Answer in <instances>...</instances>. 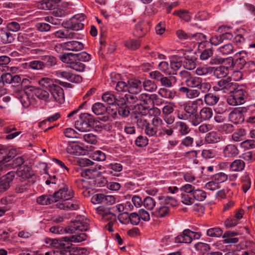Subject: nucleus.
<instances>
[{"mask_svg":"<svg viewBox=\"0 0 255 255\" xmlns=\"http://www.w3.org/2000/svg\"><path fill=\"white\" fill-rule=\"evenodd\" d=\"M55 74L58 78L67 80L71 82L80 83L82 80V77L80 75L66 71H55Z\"/></svg>","mask_w":255,"mask_h":255,"instance_id":"12","label":"nucleus"},{"mask_svg":"<svg viewBox=\"0 0 255 255\" xmlns=\"http://www.w3.org/2000/svg\"><path fill=\"white\" fill-rule=\"evenodd\" d=\"M128 92L137 94L142 90V81L138 79H131L128 80Z\"/></svg>","mask_w":255,"mask_h":255,"instance_id":"18","label":"nucleus"},{"mask_svg":"<svg viewBox=\"0 0 255 255\" xmlns=\"http://www.w3.org/2000/svg\"><path fill=\"white\" fill-rule=\"evenodd\" d=\"M240 158L243 159L249 163L252 162L255 160V152L253 151H247L240 156Z\"/></svg>","mask_w":255,"mask_h":255,"instance_id":"64","label":"nucleus"},{"mask_svg":"<svg viewBox=\"0 0 255 255\" xmlns=\"http://www.w3.org/2000/svg\"><path fill=\"white\" fill-rule=\"evenodd\" d=\"M62 242V240H59L57 239H52L50 238H46L45 240V242L46 244L56 249L62 248L65 246V244Z\"/></svg>","mask_w":255,"mask_h":255,"instance_id":"48","label":"nucleus"},{"mask_svg":"<svg viewBox=\"0 0 255 255\" xmlns=\"http://www.w3.org/2000/svg\"><path fill=\"white\" fill-rule=\"evenodd\" d=\"M217 52L222 55H229L233 53L234 51V47L231 43L225 44L219 47L217 50Z\"/></svg>","mask_w":255,"mask_h":255,"instance_id":"41","label":"nucleus"},{"mask_svg":"<svg viewBox=\"0 0 255 255\" xmlns=\"http://www.w3.org/2000/svg\"><path fill=\"white\" fill-rule=\"evenodd\" d=\"M87 235L85 233H82L79 235H75L70 237H65L62 238V241L67 242L68 245L64 248L69 249L70 246L69 245L71 243H80L86 240Z\"/></svg>","mask_w":255,"mask_h":255,"instance_id":"19","label":"nucleus"},{"mask_svg":"<svg viewBox=\"0 0 255 255\" xmlns=\"http://www.w3.org/2000/svg\"><path fill=\"white\" fill-rule=\"evenodd\" d=\"M237 84L232 82L229 78L219 80L213 88L215 91H222L223 93L232 92L236 89Z\"/></svg>","mask_w":255,"mask_h":255,"instance_id":"5","label":"nucleus"},{"mask_svg":"<svg viewBox=\"0 0 255 255\" xmlns=\"http://www.w3.org/2000/svg\"><path fill=\"white\" fill-rule=\"evenodd\" d=\"M61 0H45L41 3L42 9L44 10H52L55 9L58 3Z\"/></svg>","mask_w":255,"mask_h":255,"instance_id":"42","label":"nucleus"},{"mask_svg":"<svg viewBox=\"0 0 255 255\" xmlns=\"http://www.w3.org/2000/svg\"><path fill=\"white\" fill-rule=\"evenodd\" d=\"M51 98L59 104L64 102L65 97L63 89L60 86L55 85L49 90Z\"/></svg>","mask_w":255,"mask_h":255,"instance_id":"13","label":"nucleus"},{"mask_svg":"<svg viewBox=\"0 0 255 255\" xmlns=\"http://www.w3.org/2000/svg\"><path fill=\"white\" fill-rule=\"evenodd\" d=\"M236 59L233 61L232 59H229L231 66H234L237 70H241L247 66L248 61L247 53L245 51H241L235 55Z\"/></svg>","mask_w":255,"mask_h":255,"instance_id":"6","label":"nucleus"},{"mask_svg":"<svg viewBox=\"0 0 255 255\" xmlns=\"http://www.w3.org/2000/svg\"><path fill=\"white\" fill-rule=\"evenodd\" d=\"M192 235V231L186 229L183 231L182 234L175 238V242L176 243L190 244L192 242L191 237Z\"/></svg>","mask_w":255,"mask_h":255,"instance_id":"24","label":"nucleus"},{"mask_svg":"<svg viewBox=\"0 0 255 255\" xmlns=\"http://www.w3.org/2000/svg\"><path fill=\"white\" fill-rule=\"evenodd\" d=\"M246 112L245 108L241 107L235 109L229 114V120L236 124L242 123L245 120L243 113Z\"/></svg>","mask_w":255,"mask_h":255,"instance_id":"11","label":"nucleus"},{"mask_svg":"<svg viewBox=\"0 0 255 255\" xmlns=\"http://www.w3.org/2000/svg\"><path fill=\"white\" fill-rule=\"evenodd\" d=\"M151 98L149 95L142 93L140 94V104H137L135 107V111L139 113L141 115H146L149 110L148 108L144 107L143 105H147L150 102Z\"/></svg>","mask_w":255,"mask_h":255,"instance_id":"9","label":"nucleus"},{"mask_svg":"<svg viewBox=\"0 0 255 255\" xmlns=\"http://www.w3.org/2000/svg\"><path fill=\"white\" fill-rule=\"evenodd\" d=\"M144 115H141L138 113V114L134 117L136 119V124L137 127L143 130L148 126V124L149 123L148 121L143 117V116Z\"/></svg>","mask_w":255,"mask_h":255,"instance_id":"38","label":"nucleus"},{"mask_svg":"<svg viewBox=\"0 0 255 255\" xmlns=\"http://www.w3.org/2000/svg\"><path fill=\"white\" fill-rule=\"evenodd\" d=\"M32 92L37 98L40 100L44 101L45 102H49L50 101V95L49 92L42 88H35Z\"/></svg>","mask_w":255,"mask_h":255,"instance_id":"29","label":"nucleus"},{"mask_svg":"<svg viewBox=\"0 0 255 255\" xmlns=\"http://www.w3.org/2000/svg\"><path fill=\"white\" fill-rule=\"evenodd\" d=\"M217 128L219 131L225 134L230 133L234 130V126L229 123L220 124L217 127Z\"/></svg>","mask_w":255,"mask_h":255,"instance_id":"47","label":"nucleus"},{"mask_svg":"<svg viewBox=\"0 0 255 255\" xmlns=\"http://www.w3.org/2000/svg\"><path fill=\"white\" fill-rule=\"evenodd\" d=\"M158 94L162 97L166 99H172L174 97L172 92L166 88H161L159 89Z\"/></svg>","mask_w":255,"mask_h":255,"instance_id":"61","label":"nucleus"},{"mask_svg":"<svg viewBox=\"0 0 255 255\" xmlns=\"http://www.w3.org/2000/svg\"><path fill=\"white\" fill-rule=\"evenodd\" d=\"M65 50L78 51L81 50L84 48L83 43L77 41H70L64 42Z\"/></svg>","mask_w":255,"mask_h":255,"instance_id":"27","label":"nucleus"},{"mask_svg":"<svg viewBox=\"0 0 255 255\" xmlns=\"http://www.w3.org/2000/svg\"><path fill=\"white\" fill-rule=\"evenodd\" d=\"M222 153L225 157L234 158L239 154V150L235 144H229L223 148Z\"/></svg>","mask_w":255,"mask_h":255,"instance_id":"20","label":"nucleus"},{"mask_svg":"<svg viewBox=\"0 0 255 255\" xmlns=\"http://www.w3.org/2000/svg\"><path fill=\"white\" fill-rule=\"evenodd\" d=\"M208 42H202L198 45L199 50L201 51L200 58L201 60H206L212 56V48L209 47Z\"/></svg>","mask_w":255,"mask_h":255,"instance_id":"15","label":"nucleus"},{"mask_svg":"<svg viewBox=\"0 0 255 255\" xmlns=\"http://www.w3.org/2000/svg\"><path fill=\"white\" fill-rule=\"evenodd\" d=\"M205 140L208 143H215L221 140V136L216 131H211L208 133Z\"/></svg>","mask_w":255,"mask_h":255,"instance_id":"34","label":"nucleus"},{"mask_svg":"<svg viewBox=\"0 0 255 255\" xmlns=\"http://www.w3.org/2000/svg\"><path fill=\"white\" fill-rule=\"evenodd\" d=\"M144 207L149 210H151L155 207L156 202L150 197H145L142 202Z\"/></svg>","mask_w":255,"mask_h":255,"instance_id":"56","label":"nucleus"},{"mask_svg":"<svg viewBox=\"0 0 255 255\" xmlns=\"http://www.w3.org/2000/svg\"><path fill=\"white\" fill-rule=\"evenodd\" d=\"M59 59L63 63L69 64L71 65V63L76 59V55L72 53H65L60 55Z\"/></svg>","mask_w":255,"mask_h":255,"instance_id":"45","label":"nucleus"},{"mask_svg":"<svg viewBox=\"0 0 255 255\" xmlns=\"http://www.w3.org/2000/svg\"><path fill=\"white\" fill-rule=\"evenodd\" d=\"M9 150L2 145H0V164L3 165H7V167L9 166V164H7L8 162L12 159L10 155Z\"/></svg>","mask_w":255,"mask_h":255,"instance_id":"23","label":"nucleus"},{"mask_svg":"<svg viewBox=\"0 0 255 255\" xmlns=\"http://www.w3.org/2000/svg\"><path fill=\"white\" fill-rule=\"evenodd\" d=\"M231 93H233L236 97L237 98L241 105L245 103L246 92L244 90L242 89H237L236 87V89Z\"/></svg>","mask_w":255,"mask_h":255,"instance_id":"52","label":"nucleus"},{"mask_svg":"<svg viewBox=\"0 0 255 255\" xmlns=\"http://www.w3.org/2000/svg\"><path fill=\"white\" fill-rule=\"evenodd\" d=\"M174 128L178 130L180 135L183 136L188 134L191 131V129L187 124L182 121L175 122Z\"/></svg>","mask_w":255,"mask_h":255,"instance_id":"28","label":"nucleus"},{"mask_svg":"<svg viewBox=\"0 0 255 255\" xmlns=\"http://www.w3.org/2000/svg\"><path fill=\"white\" fill-rule=\"evenodd\" d=\"M223 231L220 228H211L207 230V234L211 237H220L222 235Z\"/></svg>","mask_w":255,"mask_h":255,"instance_id":"62","label":"nucleus"},{"mask_svg":"<svg viewBox=\"0 0 255 255\" xmlns=\"http://www.w3.org/2000/svg\"><path fill=\"white\" fill-rule=\"evenodd\" d=\"M144 130L145 133L149 137L156 136L158 131L156 128L152 125H151L149 123Z\"/></svg>","mask_w":255,"mask_h":255,"instance_id":"60","label":"nucleus"},{"mask_svg":"<svg viewBox=\"0 0 255 255\" xmlns=\"http://www.w3.org/2000/svg\"><path fill=\"white\" fill-rule=\"evenodd\" d=\"M96 212L104 220H108L110 218L112 219V217L114 220H116V215L112 212L111 208L101 206L97 208Z\"/></svg>","mask_w":255,"mask_h":255,"instance_id":"21","label":"nucleus"},{"mask_svg":"<svg viewBox=\"0 0 255 255\" xmlns=\"http://www.w3.org/2000/svg\"><path fill=\"white\" fill-rule=\"evenodd\" d=\"M15 176L14 171H10L3 176L0 179V192H3L7 190L10 187V183Z\"/></svg>","mask_w":255,"mask_h":255,"instance_id":"14","label":"nucleus"},{"mask_svg":"<svg viewBox=\"0 0 255 255\" xmlns=\"http://www.w3.org/2000/svg\"><path fill=\"white\" fill-rule=\"evenodd\" d=\"M202 102L201 99H198L192 102L185 103L183 105V109L186 113L189 114V116L194 114L198 111L199 103Z\"/></svg>","mask_w":255,"mask_h":255,"instance_id":"16","label":"nucleus"},{"mask_svg":"<svg viewBox=\"0 0 255 255\" xmlns=\"http://www.w3.org/2000/svg\"><path fill=\"white\" fill-rule=\"evenodd\" d=\"M178 91L186 96L188 99H192L199 96L200 92L198 89L181 87L178 89Z\"/></svg>","mask_w":255,"mask_h":255,"instance_id":"17","label":"nucleus"},{"mask_svg":"<svg viewBox=\"0 0 255 255\" xmlns=\"http://www.w3.org/2000/svg\"><path fill=\"white\" fill-rule=\"evenodd\" d=\"M228 74V68L223 66L217 67L214 71V75L217 78L225 77Z\"/></svg>","mask_w":255,"mask_h":255,"instance_id":"49","label":"nucleus"},{"mask_svg":"<svg viewBox=\"0 0 255 255\" xmlns=\"http://www.w3.org/2000/svg\"><path fill=\"white\" fill-rule=\"evenodd\" d=\"M170 210L167 206L161 205L155 209L152 214L156 217L163 218L168 216Z\"/></svg>","mask_w":255,"mask_h":255,"instance_id":"31","label":"nucleus"},{"mask_svg":"<svg viewBox=\"0 0 255 255\" xmlns=\"http://www.w3.org/2000/svg\"><path fill=\"white\" fill-rule=\"evenodd\" d=\"M3 83V85L4 83L6 84H19L21 82V77L18 75L12 76L9 73L2 74L0 77Z\"/></svg>","mask_w":255,"mask_h":255,"instance_id":"26","label":"nucleus"},{"mask_svg":"<svg viewBox=\"0 0 255 255\" xmlns=\"http://www.w3.org/2000/svg\"><path fill=\"white\" fill-rule=\"evenodd\" d=\"M206 36L202 33H196L191 34L190 36V41L192 42H196L198 45L202 42H208L206 41Z\"/></svg>","mask_w":255,"mask_h":255,"instance_id":"40","label":"nucleus"},{"mask_svg":"<svg viewBox=\"0 0 255 255\" xmlns=\"http://www.w3.org/2000/svg\"><path fill=\"white\" fill-rule=\"evenodd\" d=\"M195 248L199 251L202 255H207L210 253V248L208 244L204 243H198L195 245Z\"/></svg>","mask_w":255,"mask_h":255,"instance_id":"53","label":"nucleus"},{"mask_svg":"<svg viewBox=\"0 0 255 255\" xmlns=\"http://www.w3.org/2000/svg\"><path fill=\"white\" fill-rule=\"evenodd\" d=\"M219 97L213 93H208L204 96V101L205 104L208 106H214L216 105L219 100Z\"/></svg>","mask_w":255,"mask_h":255,"instance_id":"39","label":"nucleus"},{"mask_svg":"<svg viewBox=\"0 0 255 255\" xmlns=\"http://www.w3.org/2000/svg\"><path fill=\"white\" fill-rule=\"evenodd\" d=\"M108 108L103 103L97 102L95 103L92 107V112L97 115H102L107 111Z\"/></svg>","mask_w":255,"mask_h":255,"instance_id":"32","label":"nucleus"},{"mask_svg":"<svg viewBox=\"0 0 255 255\" xmlns=\"http://www.w3.org/2000/svg\"><path fill=\"white\" fill-rule=\"evenodd\" d=\"M245 166V163L241 159H236L230 164V168L233 171H241Z\"/></svg>","mask_w":255,"mask_h":255,"instance_id":"44","label":"nucleus"},{"mask_svg":"<svg viewBox=\"0 0 255 255\" xmlns=\"http://www.w3.org/2000/svg\"><path fill=\"white\" fill-rule=\"evenodd\" d=\"M188 121L192 126L194 127L198 126L201 122H203L201 118H200V115H198L197 113L189 116Z\"/></svg>","mask_w":255,"mask_h":255,"instance_id":"58","label":"nucleus"},{"mask_svg":"<svg viewBox=\"0 0 255 255\" xmlns=\"http://www.w3.org/2000/svg\"><path fill=\"white\" fill-rule=\"evenodd\" d=\"M88 221L83 217L77 218L65 231L68 233L73 234L77 231H86L89 229Z\"/></svg>","mask_w":255,"mask_h":255,"instance_id":"3","label":"nucleus"},{"mask_svg":"<svg viewBox=\"0 0 255 255\" xmlns=\"http://www.w3.org/2000/svg\"><path fill=\"white\" fill-rule=\"evenodd\" d=\"M14 96L19 100L22 105L27 108L30 104V100L27 91L18 90L14 92Z\"/></svg>","mask_w":255,"mask_h":255,"instance_id":"22","label":"nucleus"},{"mask_svg":"<svg viewBox=\"0 0 255 255\" xmlns=\"http://www.w3.org/2000/svg\"><path fill=\"white\" fill-rule=\"evenodd\" d=\"M192 195L194 199L198 201H204L207 197L206 193L200 189H195Z\"/></svg>","mask_w":255,"mask_h":255,"instance_id":"54","label":"nucleus"},{"mask_svg":"<svg viewBox=\"0 0 255 255\" xmlns=\"http://www.w3.org/2000/svg\"><path fill=\"white\" fill-rule=\"evenodd\" d=\"M28 68L35 70H42L45 68V64L40 60H33L27 63Z\"/></svg>","mask_w":255,"mask_h":255,"instance_id":"46","label":"nucleus"},{"mask_svg":"<svg viewBox=\"0 0 255 255\" xmlns=\"http://www.w3.org/2000/svg\"><path fill=\"white\" fill-rule=\"evenodd\" d=\"M181 80L183 81L186 87L196 88L200 83L201 78L192 75L190 72L183 70L179 73Z\"/></svg>","mask_w":255,"mask_h":255,"instance_id":"4","label":"nucleus"},{"mask_svg":"<svg viewBox=\"0 0 255 255\" xmlns=\"http://www.w3.org/2000/svg\"><path fill=\"white\" fill-rule=\"evenodd\" d=\"M98 174V172L95 168H86L81 173L82 176H86L89 179L95 178L97 176Z\"/></svg>","mask_w":255,"mask_h":255,"instance_id":"51","label":"nucleus"},{"mask_svg":"<svg viewBox=\"0 0 255 255\" xmlns=\"http://www.w3.org/2000/svg\"><path fill=\"white\" fill-rule=\"evenodd\" d=\"M38 204L41 205H47L56 202L54 195H42L37 198Z\"/></svg>","mask_w":255,"mask_h":255,"instance_id":"30","label":"nucleus"},{"mask_svg":"<svg viewBox=\"0 0 255 255\" xmlns=\"http://www.w3.org/2000/svg\"><path fill=\"white\" fill-rule=\"evenodd\" d=\"M125 45L128 49L134 50L139 47L140 43L137 40L130 39L125 42Z\"/></svg>","mask_w":255,"mask_h":255,"instance_id":"59","label":"nucleus"},{"mask_svg":"<svg viewBox=\"0 0 255 255\" xmlns=\"http://www.w3.org/2000/svg\"><path fill=\"white\" fill-rule=\"evenodd\" d=\"M212 179L215 180L219 185L227 180L228 175L223 172L218 173L213 175Z\"/></svg>","mask_w":255,"mask_h":255,"instance_id":"63","label":"nucleus"},{"mask_svg":"<svg viewBox=\"0 0 255 255\" xmlns=\"http://www.w3.org/2000/svg\"><path fill=\"white\" fill-rule=\"evenodd\" d=\"M0 39L3 43H10L13 41L14 37L11 33L6 30H0Z\"/></svg>","mask_w":255,"mask_h":255,"instance_id":"36","label":"nucleus"},{"mask_svg":"<svg viewBox=\"0 0 255 255\" xmlns=\"http://www.w3.org/2000/svg\"><path fill=\"white\" fill-rule=\"evenodd\" d=\"M31 172V169L29 166L23 165L18 168L16 173L18 176L25 179L28 176H30L29 175Z\"/></svg>","mask_w":255,"mask_h":255,"instance_id":"43","label":"nucleus"},{"mask_svg":"<svg viewBox=\"0 0 255 255\" xmlns=\"http://www.w3.org/2000/svg\"><path fill=\"white\" fill-rule=\"evenodd\" d=\"M213 114L212 109L209 107L203 108L199 112V115L203 122L210 120Z\"/></svg>","mask_w":255,"mask_h":255,"instance_id":"35","label":"nucleus"},{"mask_svg":"<svg viewBox=\"0 0 255 255\" xmlns=\"http://www.w3.org/2000/svg\"><path fill=\"white\" fill-rule=\"evenodd\" d=\"M149 111L152 112L155 115L152 119L151 124L158 129V136H162L167 135L169 136L172 135L174 132L173 129L169 126H164V123L160 117H158L161 114L160 109L156 107L150 108Z\"/></svg>","mask_w":255,"mask_h":255,"instance_id":"1","label":"nucleus"},{"mask_svg":"<svg viewBox=\"0 0 255 255\" xmlns=\"http://www.w3.org/2000/svg\"><path fill=\"white\" fill-rule=\"evenodd\" d=\"M38 84L40 86L45 87L46 89H48L49 91L53 88V86L55 85V84L53 83L52 79L47 77L41 78L38 81Z\"/></svg>","mask_w":255,"mask_h":255,"instance_id":"50","label":"nucleus"},{"mask_svg":"<svg viewBox=\"0 0 255 255\" xmlns=\"http://www.w3.org/2000/svg\"><path fill=\"white\" fill-rule=\"evenodd\" d=\"M57 202L59 199L69 200L74 197V192L72 189L68 186H64L53 194Z\"/></svg>","mask_w":255,"mask_h":255,"instance_id":"10","label":"nucleus"},{"mask_svg":"<svg viewBox=\"0 0 255 255\" xmlns=\"http://www.w3.org/2000/svg\"><path fill=\"white\" fill-rule=\"evenodd\" d=\"M197 55L193 51L186 52L184 54L183 65L188 70H191L195 68L197 65Z\"/></svg>","mask_w":255,"mask_h":255,"instance_id":"8","label":"nucleus"},{"mask_svg":"<svg viewBox=\"0 0 255 255\" xmlns=\"http://www.w3.org/2000/svg\"><path fill=\"white\" fill-rule=\"evenodd\" d=\"M95 122L93 116L88 113H83L80 115L79 120L75 122V127L80 131L86 132L94 127Z\"/></svg>","mask_w":255,"mask_h":255,"instance_id":"2","label":"nucleus"},{"mask_svg":"<svg viewBox=\"0 0 255 255\" xmlns=\"http://www.w3.org/2000/svg\"><path fill=\"white\" fill-rule=\"evenodd\" d=\"M85 18V15L83 13L77 14L72 18L68 21L67 28L73 30L78 31L83 28L84 23L83 22Z\"/></svg>","mask_w":255,"mask_h":255,"instance_id":"7","label":"nucleus"},{"mask_svg":"<svg viewBox=\"0 0 255 255\" xmlns=\"http://www.w3.org/2000/svg\"><path fill=\"white\" fill-rule=\"evenodd\" d=\"M103 101L109 105H113L119 100L112 93L110 92H105L102 96Z\"/></svg>","mask_w":255,"mask_h":255,"instance_id":"33","label":"nucleus"},{"mask_svg":"<svg viewBox=\"0 0 255 255\" xmlns=\"http://www.w3.org/2000/svg\"><path fill=\"white\" fill-rule=\"evenodd\" d=\"M142 87L145 91L149 92L155 91L157 88L154 82L148 79H144L142 81Z\"/></svg>","mask_w":255,"mask_h":255,"instance_id":"37","label":"nucleus"},{"mask_svg":"<svg viewBox=\"0 0 255 255\" xmlns=\"http://www.w3.org/2000/svg\"><path fill=\"white\" fill-rule=\"evenodd\" d=\"M67 210H76L79 209L81 203L78 199L67 200Z\"/></svg>","mask_w":255,"mask_h":255,"instance_id":"57","label":"nucleus"},{"mask_svg":"<svg viewBox=\"0 0 255 255\" xmlns=\"http://www.w3.org/2000/svg\"><path fill=\"white\" fill-rule=\"evenodd\" d=\"M66 151L72 155H80L83 154V148L75 142L69 143L66 147Z\"/></svg>","mask_w":255,"mask_h":255,"instance_id":"25","label":"nucleus"},{"mask_svg":"<svg viewBox=\"0 0 255 255\" xmlns=\"http://www.w3.org/2000/svg\"><path fill=\"white\" fill-rule=\"evenodd\" d=\"M145 27V25L142 22L136 24L135 30L136 31L137 36L142 37L147 32L148 30Z\"/></svg>","mask_w":255,"mask_h":255,"instance_id":"55","label":"nucleus"}]
</instances>
